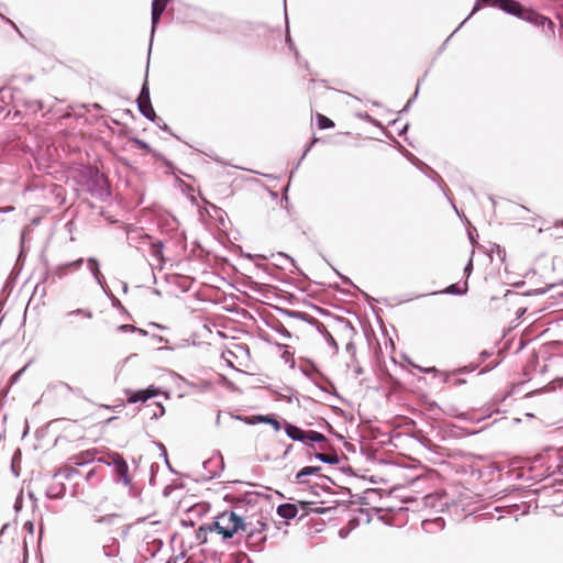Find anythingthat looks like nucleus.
<instances>
[{
    "label": "nucleus",
    "instance_id": "23",
    "mask_svg": "<svg viewBox=\"0 0 563 563\" xmlns=\"http://www.w3.org/2000/svg\"><path fill=\"white\" fill-rule=\"evenodd\" d=\"M118 330H120V331H125V332H126V331H132V332L137 331V332H140L142 335H145V334H146V332H145L144 330L136 329L135 327L130 325V324H123V325H120V327L118 328Z\"/></svg>",
    "mask_w": 563,
    "mask_h": 563
},
{
    "label": "nucleus",
    "instance_id": "22",
    "mask_svg": "<svg viewBox=\"0 0 563 563\" xmlns=\"http://www.w3.org/2000/svg\"><path fill=\"white\" fill-rule=\"evenodd\" d=\"M74 314H76V316L81 314V316H85L88 319H90L92 317L90 311L84 310V309H76V310H73V311L67 313L68 317L74 316Z\"/></svg>",
    "mask_w": 563,
    "mask_h": 563
},
{
    "label": "nucleus",
    "instance_id": "3",
    "mask_svg": "<svg viewBox=\"0 0 563 563\" xmlns=\"http://www.w3.org/2000/svg\"><path fill=\"white\" fill-rule=\"evenodd\" d=\"M137 106L140 112L148 120L154 121L156 118L155 111L152 107L151 99H150V89L147 86V82L145 81L143 84L142 90L140 92V96L137 98Z\"/></svg>",
    "mask_w": 563,
    "mask_h": 563
},
{
    "label": "nucleus",
    "instance_id": "33",
    "mask_svg": "<svg viewBox=\"0 0 563 563\" xmlns=\"http://www.w3.org/2000/svg\"><path fill=\"white\" fill-rule=\"evenodd\" d=\"M7 528V526H2V530H1V533H3L4 529Z\"/></svg>",
    "mask_w": 563,
    "mask_h": 563
},
{
    "label": "nucleus",
    "instance_id": "31",
    "mask_svg": "<svg viewBox=\"0 0 563 563\" xmlns=\"http://www.w3.org/2000/svg\"><path fill=\"white\" fill-rule=\"evenodd\" d=\"M287 42L291 45V38L289 36H287Z\"/></svg>",
    "mask_w": 563,
    "mask_h": 563
},
{
    "label": "nucleus",
    "instance_id": "30",
    "mask_svg": "<svg viewBox=\"0 0 563 563\" xmlns=\"http://www.w3.org/2000/svg\"><path fill=\"white\" fill-rule=\"evenodd\" d=\"M556 383H558L559 387H563V378H559L556 380Z\"/></svg>",
    "mask_w": 563,
    "mask_h": 563
},
{
    "label": "nucleus",
    "instance_id": "20",
    "mask_svg": "<svg viewBox=\"0 0 563 563\" xmlns=\"http://www.w3.org/2000/svg\"><path fill=\"white\" fill-rule=\"evenodd\" d=\"M121 463L125 464L126 461L121 455L113 454L111 456V462L109 464L112 465L115 471L118 468V466L121 465Z\"/></svg>",
    "mask_w": 563,
    "mask_h": 563
},
{
    "label": "nucleus",
    "instance_id": "11",
    "mask_svg": "<svg viewBox=\"0 0 563 563\" xmlns=\"http://www.w3.org/2000/svg\"><path fill=\"white\" fill-rule=\"evenodd\" d=\"M114 472H115L119 481L124 486H131L132 485V479H131V476L129 474V465H128V463H125V464L121 463V465H119L118 468Z\"/></svg>",
    "mask_w": 563,
    "mask_h": 563
},
{
    "label": "nucleus",
    "instance_id": "26",
    "mask_svg": "<svg viewBox=\"0 0 563 563\" xmlns=\"http://www.w3.org/2000/svg\"><path fill=\"white\" fill-rule=\"evenodd\" d=\"M245 257H247L252 261H254L256 258H263V260L266 258L265 256H262V255H252V254H246Z\"/></svg>",
    "mask_w": 563,
    "mask_h": 563
},
{
    "label": "nucleus",
    "instance_id": "27",
    "mask_svg": "<svg viewBox=\"0 0 563 563\" xmlns=\"http://www.w3.org/2000/svg\"><path fill=\"white\" fill-rule=\"evenodd\" d=\"M349 531L344 528L340 529L339 534L341 538H345L347 536Z\"/></svg>",
    "mask_w": 563,
    "mask_h": 563
},
{
    "label": "nucleus",
    "instance_id": "16",
    "mask_svg": "<svg viewBox=\"0 0 563 563\" xmlns=\"http://www.w3.org/2000/svg\"><path fill=\"white\" fill-rule=\"evenodd\" d=\"M314 457L325 464H336L339 459L335 454L317 453Z\"/></svg>",
    "mask_w": 563,
    "mask_h": 563
},
{
    "label": "nucleus",
    "instance_id": "12",
    "mask_svg": "<svg viewBox=\"0 0 563 563\" xmlns=\"http://www.w3.org/2000/svg\"><path fill=\"white\" fill-rule=\"evenodd\" d=\"M421 526L426 532L430 533L437 530H442L444 528V520L442 518H435L433 520H423Z\"/></svg>",
    "mask_w": 563,
    "mask_h": 563
},
{
    "label": "nucleus",
    "instance_id": "21",
    "mask_svg": "<svg viewBox=\"0 0 563 563\" xmlns=\"http://www.w3.org/2000/svg\"><path fill=\"white\" fill-rule=\"evenodd\" d=\"M262 421L269 423L275 429V431H279L282 428L280 422L275 418L264 417L262 418Z\"/></svg>",
    "mask_w": 563,
    "mask_h": 563
},
{
    "label": "nucleus",
    "instance_id": "17",
    "mask_svg": "<svg viewBox=\"0 0 563 563\" xmlns=\"http://www.w3.org/2000/svg\"><path fill=\"white\" fill-rule=\"evenodd\" d=\"M418 371L421 372V373H424V374H440L443 376V382L446 383L448 379H449V374L446 373H441L439 369H437L435 367H422V366H417Z\"/></svg>",
    "mask_w": 563,
    "mask_h": 563
},
{
    "label": "nucleus",
    "instance_id": "8",
    "mask_svg": "<svg viewBox=\"0 0 563 563\" xmlns=\"http://www.w3.org/2000/svg\"><path fill=\"white\" fill-rule=\"evenodd\" d=\"M523 20H527L536 25H540V26H545L548 25L549 29L551 31H553V23L550 19L541 15V14H538L536 12H532V11H526L522 15Z\"/></svg>",
    "mask_w": 563,
    "mask_h": 563
},
{
    "label": "nucleus",
    "instance_id": "7",
    "mask_svg": "<svg viewBox=\"0 0 563 563\" xmlns=\"http://www.w3.org/2000/svg\"><path fill=\"white\" fill-rule=\"evenodd\" d=\"M496 1L503 11H505L509 14L522 18L525 12L519 2H517L515 0H496Z\"/></svg>",
    "mask_w": 563,
    "mask_h": 563
},
{
    "label": "nucleus",
    "instance_id": "1",
    "mask_svg": "<svg viewBox=\"0 0 563 563\" xmlns=\"http://www.w3.org/2000/svg\"><path fill=\"white\" fill-rule=\"evenodd\" d=\"M260 529L249 530L251 523H245L243 519L235 511H224L216 517L213 522L214 530L222 536L223 540L232 538L239 531H246L251 539L262 541L265 537L262 536L265 523L257 522Z\"/></svg>",
    "mask_w": 563,
    "mask_h": 563
},
{
    "label": "nucleus",
    "instance_id": "2",
    "mask_svg": "<svg viewBox=\"0 0 563 563\" xmlns=\"http://www.w3.org/2000/svg\"><path fill=\"white\" fill-rule=\"evenodd\" d=\"M284 429H285L287 437L294 441H298V442H302V443H305L307 441H311V442L325 441V437L322 433H320L318 431H313V430L306 432L302 429H300L299 427L294 426L288 422H285Z\"/></svg>",
    "mask_w": 563,
    "mask_h": 563
},
{
    "label": "nucleus",
    "instance_id": "28",
    "mask_svg": "<svg viewBox=\"0 0 563 563\" xmlns=\"http://www.w3.org/2000/svg\"><path fill=\"white\" fill-rule=\"evenodd\" d=\"M278 256L284 257L285 260H287V261L292 263V258H290L288 255H286L284 253H279Z\"/></svg>",
    "mask_w": 563,
    "mask_h": 563
},
{
    "label": "nucleus",
    "instance_id": "25",
    "mask_svg": "<svg viewBox=\"0 0 563 563\" xmlns=\"http://www.w3.org/2000/svg\"><path fill=\"white\" fill-rule=\"evenodd\" d=\"M472 269H473V258L471 257L464 268V273L466 274L467 277L471 275Z\"/></svg>",
    "mask_w": 563,
    "mask_h": 563
},
{
    "label": "nucleus",
    "instance_id": "24",
    "mask_svg": "<svg viewBox=\"0 0 563 563\" xmlns=\"http://www.w3.org/2000/svg\"><path fill=\"white\" fill-rule=\"evenodd\" d=\"M490 1H492V0H477V1H476V3H475V5H474V8H473V10H472V12H471V14H470V15H468V16H467L463 22H462V24H461L460 26H462V25L465 23V21H466V20H467L472 14H474L477 10H479V8H481V4H482V3L487 4V3H489Z\"/></svg>",
    "mask_w": 563,
    "mask_h": 563
},
{
    "label": "nucleus",
    "instance_id": "13",
    "mask_svg": "<svg viewBox=\"0 0 563 563\" xmlns=\"http://www.w3.org/2000/svg\"><path fill=\"white\" fill-rule=\"evenodd\" d=\"M87 264H88V268L91 272L95 280L98 283V285L103 287L98 261L93 257H90V258H88Z\"/></svg>",
    "mask_w": 563,
    "mask_h": 563
},
{
    "label": "nucleus",
    "instance_id": "32",
    "mask_svg": "<svg viewBox=\"0 0 563 563\" xmlns=\"http://www.w3.org/2000/svg\"><path fill=\"white\" fill-rule=\"evenodd\" d=\"M561 227L563 228V222L555 225V228H561Z\"/></svg>",
    "mask_w": 563,
    "mask_h": 563
},
{
    "label": "nucleus",
    "instance_id": "29",
    "mask_svg": "<svg viewBox=\"0 0 563 563\" xmlns=\"http://www.w3.org/2000/svg\"><path fill=\"white\" fill-rule=\"evenodd\" d=\"M159 448L162 449L163 454H164V456H165V459H166V457H167V453H166V449H165V446L161 443V444H159Z\"/></svg>",
    "mask_w": 563,
    "mask_h": 563
},
{
    "label": "nucleus",
    "instance_id": "14",
    "mask_svg": "<svg viewBox=\"0 0 563 563\" xmlns=\"http://www.w3.org/2000/svg\"><path fill=\"white\" fill-rule=\"evenodd\" d=\"M321 470V467L319 466H306L303 468H301L297 475H296V481L297 483H300L302 484L305 481H303V477L305 476H310V475H314L317 474L319 471Z\"/></svg>",
    "mask_w": 563,
    "mask_h": 563
},
{
    "label": "nucleus",
    "instance_id": "5",
    "mask_svg": "<svg viewBox=\"0 0 563 563\" xmlns=\"http://www.w3.org/2000/svg\"><path fill=\"white\" fill-rule=\"evenodd\" d=\"M158 394V390L154 388L153 386H150L146 389H140V390H128V400L131 404H135L139 401H146L147 399L155 397Z\"/></svg>",
    "mask_w": 563,
    "mask_h": 563
},
{
    "label": "nucleus",
    "instance_id": "15",
    "mask_svg": "<svg viewBox=\"0 0 563 563\" xmlns=\"http://www.w3.org/2000/svg\"><path fill=\"white\" fill-rule=\"evenodd\" d=\"M466 291H467V282H464L462 285L453 284V285L449 286L444 292L450 294V295H464V294H466Z\"/></svg>",
    "mask_w": 563,
    "mask_h": 563
},
{
    "label": "nucleus",
    "instance_id": "6",
    "mask_svg": "<svg viewBox=\"0 0 563 563\" xmlns=\"http://www.w3.org/2000/svg\"><path fill=\"white\" fill-rule=\"evenodd\" d=\"M168 1L169 0H153L152 2V36L154 35L161 15L166 9Z\"/></svg>",
    "mask_w": 563,
    "mask_h": 563
},
{
    "label": "nucleus",
    "instance_id": "9",
    "mask_svg": "<svg viewBox=\"0 0 563 563\" xmlns=\"http://www.w3.org/2000/svg\"><path fill=\"white\" fill-rule=\"evenodd\" d=\"M66 493V486L62 482L53 481L46 488V496L49 499H60Z\"/></svg>",
    "mask_w": 563,
    "mask_h": 563
},
{
    "label": "nucleus",
    "instance_id": "10",
    "mask_svg": "<svg viewBox=\"0 0 563 563\" xmlns=\"http://www.w3.org/2000/svg\"><path fill=\"white\" fill-rule=\"evenodd\" d=\"M277 514L284 519H294L298 514V508L292 504H283L277 507Z\"/></svg>",
    "mask_w": 563,
    "mask_h": 563
},
{
    "label": "nucleus",
    "instance_id": "4",
    "mask_svg": "<svg viewBox=\"0 0 563 563\" xmlns=\"http://www.w3.org/2000/svg\"><path fill=\"white\" fill-rule=\"evenodd\" d=\"M82 264H84V258H78V260H75L71 262L63 263V264L56 265L55 267L51 268L48 272V275L54 278L62 279V278L66 277L67 275H69L70 273H74V272L80 269Z\"/></svg>",
    "mask_w": 563,
    "mask_h": 563
},
{
    "label": "nucleus",
    "instance_id": "18",
    "mask_svg": "<svg viewBox=\"0 0 563 563\" xmlns=\"http://www.w3.org/2000/svg\"><path fill=\"white\" fill-rule=\"evenodd\" d=\"M317 121H318V126L320 129H330V128H333L334 126V123L332 120H330L329 118L322 115V114H318L317 115Z\"/></svg>",
    "mask_w": 563,
    "mask_h": 563
},
{
    "label": "nucleus",
    "instance_id": "19",
    "mask_svg": "<svg viewBox=\"0 0 563 563\" xmlns=\"http://www.w3.org/2000/svg\"><path fill=\"white\" fill-rule=\"evenodd\" d=\"M118 518H119L118 515L110 514V515H106V516H101V517L96 518V522H98V523H106V525H113L117 521Z\"/></svg>",
    "mask_w": 563,
    "mask_h": 563
}]
</instances>
